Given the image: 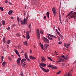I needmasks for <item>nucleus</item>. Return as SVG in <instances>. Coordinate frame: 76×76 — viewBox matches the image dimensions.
I'll use <instances>...</instances> for the list:
<instances>
[{"label": "nucleus", "mask_w": 76, "mask_h": 76, "mask_svg": "<svg viewBox=\"0 0 76 76\" xmlns=\"http://www.w3.org/2000/svg\"><path fill=\"white\" fill-rule=\"evenodd\" d=\"M36 34L37 37L38 39H40V33H39V30L38 29L36 31Z\"/></svg>", "instance_id": "nucleus-1"}, {"label": "nucleus", "mask_w": 76, "mask_h": 76, "mask_svg": "<svg viewBox=\"0 0 76 76\" xmlns=\"http://www.w3.org/2000/svg\"><path fill=\"white\" fill-rule=\"evenodd\" d=\"M42 39L43 40L45 43H47L48 44H49V43H50L49 40L45 37H42Z\"/></svg>", "instance_id": "nucleus-2"}, {"label": "nucleus", "mask_w": 76, "mask_h": 76, "mask_svg": "<svg viewBox=\"0 0 76 76\" xmlns=\"http://www.w3.org/2000/svg\"><path fill=\"white\" fill-rule=\"evenodd\" d=\"M27 21H28V20L24 18L23 22L21 21V25H24L25 23H26V25H27Z\"/></svg>", "instance_id": "nucleus-3"}, {"label": "nucleus", "mask_w": 76, "mask_h": 76, "mask_svg": "<svg viewBox=\"0 0 76 76\" xmlns=\"http://www.w3.org/2000/svg\"><path fill=\"white\" fill-rule=\"evenodd\" d=\"M58 61H56V64H58L60 62H63L64 60L63 59H60V58H58Z\"/></svg>", "instance_id": "nucleus-4"}, {"label": "nucleus", "mask_w": 76, "mask_h": 76, "mask_svg": "<svg viewBox=\"0 0 76 76\" xmlns=\"http://www.w3.org/2000/svg\"><path fill=\"white\" fill-rule=\"evenodd\" d=\"M26 38L27 39H29V38H30V37H31V36H29V31H27L26 33Z\"/></svg>", "instance_id": "nucleus-5"}, {"label": "nucleus", "mask_w": 76, "mask_h": 76, "mask_svg": "<svg viewBox=\"0 0 76 76\" xmlns=\"http://www.w3.org/2000/svg\"><path fill=\"white\" fill-rule=\"evenodd\" d=\"M52 9L54 15V16L55 17H56V8L53 7L52 8Z\"/></svg>", "instance_id": "nucleus-6"}, {"label": "nucleus", "mask_w": 76, "mask_h": 76, "mask_svg": "<svg viewBox=\"0 0 76 76\" xmlns=\"http://www.w3.org/2000/svg\"><path fill=\"white\" fill-rule=\"evenodd\" d=\"M21 58H19L17 60V63L18 65H20V61L21 60Z\"/></svg>", "instance_id": "nucleus-7"}, {"label": "nucleus", "mask_w": 76, "mask_h": 76, "mask_svg": "<svg viewBox=\"0 0 76 76\" xmlns=\"http://www.w3.org/2000/svg\"><path fill=\"white\" fill-rule=\"evenodd\" d=\"M73 70V69H72L67 74V76H72V74H71V72H72Z\"/></svg>", "instance_id": "nucleus-8"}, {"label": "nucleus", "mask_w": 76, "mask_h": 76, "mask_svg": "<svg viewBox=\"0 0 76 76\" xmlns=\"http://www.w3.org/2000/svg\"><path fill=\"white\" fill-rule=\"evenodd\" d=\"M41 61L42 62H43V61H45L46 60V59L44 56H41Z\"/></svg>", "instance_id": "nucleus-9"}, {"label": "nucleus", "mask_w": 76, "mask_h": 76, "mask_svg": "<svg viewBox=\"0 0 76 76\" xmlns=\"http://www.w3.org/2000/svg\"><path fill=\"white\" fill-rule=\"evenodd\" d=\"M15 51V53L19 57H20V55H19V52H18V51L16 49H15L14 50Z\"/></svg>", "instance_id": "nucleus-10"}, {"label": "nucleus", "mask_w": 76, "mask_h": 76, "mask_svg": "<svg viewBox=\"0 0 76 76\" xmlns=\"http://www.w3.org/2000/svg\"><path fill=\"white\" fill-rule=\"evenodd\" d=\"M44 72H45V73H47V72H48L50 71V69H46L44 68L43 69V70Z\"/></svg>", "instance_id": "nucleus-11"}, {"label": "nucleus", "mask_w": 76, "mask_h": 76, "mask_svg": "<svg viewBox=\"0 0 76 76\" xmlns=\"http://www.w3.org/2000/svg\"><path fill=\"white\" fill-rule=\"evenodd\" d=\"M29 58L31 60H35L36 59V58L35 57L31 56H30Z\"/></svg>", "instance_id": "nucleus-12"}, {"label": "nucleus", "mask_w": 76, "mask_h": 76, "mask_svg": "<svg viewBox=\"0 0 76 76\" xmlns=\"http://www.w3.org/2000/svg\"><path fill=\"white\" fill-rule=\"evenodd\" d=\"M28 29H30V32H31V23H30L28 25Z\"/></svg>", "instance_id": "nucleus-13"}, {"label": "nucleus", "mask_w": 76, "mask_h": 76, "mask_svg": "<svg viewBox=\"0 0 76 76\" xmlns=\"http://www.w3.org/2000/svg\"><path fill=\"white\" fill-rule=\"evenodd\" d=\"M40 65L42 66V67H45V66H46L47 64H45L44 63H42L41 64H40Z\"/></svg>", "instance_id": "nucleus-14"}, {"label": "nucleus", "mask_w": 76, "mask_h": 76, "mask_svg": "<svg viewBox=\"0 0 76 76\" xmlns=\"http://www.w3.org/2000/svg\"><path fill=\"white\" fill-rule=\"evenodd\" d=\"M26 61V59H22L21 61V65L22 64L23 62H24V61Z\"/></svg>", "instance_id": "nucleus-15"}, {"label": "nucleus", "mask_w": 76, "mask_h": 76, "mask_svg": "<svg viewBox=\"0 0 76 76\" xmlns=\"http://www.w3.org/2000/svg\"><path fill=\"white\" fill-rule=\"evenodd\" d=\"M23 44L24 45H25L26 46H28V42H27V41H26L25 42H23Z\"/></svg>", "instance_id": "nucleus-16"}, {"label": "nucleus", "mask_w": 76, "mask_h": 76, "mask_svg": "<svg viewBox=\"0 0 76 76\" xmlns=\"http://www.w3.org/2000/svg\"><path fill=\"white\" fill-rule=\"evenodd\" d=\"M40 47H41L42 50H45V49L44 48H43V45H42V44H40Z\"/></svg>", "instance_id": "nucleus-17"}, {"label": "nucleus", "mask_w": 76, "mask_h": 76, "mask_svg": "<svg viewBox=\"0 0 76 76\" xmlns=\"http://www.w3.org/2000/svg\"><path fill=\"white\" fill-rule=\"evenodd\" d=\"M2 65L4 67H5V66H6V62L5 61H4L2 63Z\"/></svg>", "instance_id": "nucleus-18"}, {"label": "nucleus", "mask_w": 76, "mask_h": 76, "mask_svg": "<svg viewBox=\"0 0 76 76\" xmlns=\"http://www.w3.org/2000/svg\"><path fill=\"white\" fill-rule=\"evenodd\" d=\"M13 13V11L12 10H10L8 12L9 15H11Z\"/></svg>", "instance_id": "nucleus-19"}, {"label": "nucleus", "mask_w": 76, "mask_h": 76, "mask_svg": "<svg viewBox=\"0 0 76 76\" xmlns=\"http://www.w3.org/2000/svg\"><path fill=\"white\" fill-rule=\"evenodd\" d=\"M50 14V13L49 12H47L46 13V15L47 16V18L48 19H49V15Z\"/></svg>", "instance_id": "nucleus-20"}, {"label": "nucleus", "mask_w": 76, "mask_h": 76, "mask_svg": "<svg viewBox=\"0 0 76 76\" xmlns=\"http://www.w3.org/2000/svg\"><path fill=\"white\" fill-rule=\"evenodd\" d=\"M40 32L41 35H43V31H42V29H40Z\"/></svg>", "instance_id": "nucleus-21"}, {"label": "nucleus", "mask_w": 76, "mask_h": 76, "mask_svg": "<svg viewBox=\"0 0 76 76\" xmlns=\"http://www.w3.org/2000/svg\"><path fill=\"white\" fill-rule=\"evenodd\" d=\"M47 66L48 67H50V68H51V69H52V68H53V65H52L51 64L48 65Z\"/></svg>", "instance_id": "nucleus-22"}, {"label": "nucleus", "mask_w": 76, "mask_h": 76, "mask_svg": "<svg viewBox=\"0 0 76 76\" xmlns=\"http://www.w3.org/2000/svg\"><path fill=\"white\" fill-rule=\"evenodd\" d=\"M10 40H8L7 42V44H10Z\"/></svg>", "instance_id": "nucleus-23"}, {"label": "nucleus", "mask_w": 76, "mask_h": 76, "mask_svg": "<svg viewBox=\"0 0 76 76\" xmlns=\"http://www.w3.org/2000/svg\"><path fill=\"white\" fill-rule=\"evenodd\" d=\"M1 22L3 24V25H5V21H4L2 20L1 21Z\"/></svg>", "instance_id": "nucleus-24"}, {"label": "nucleus", "mask_w": 76, "mask_h": 76, "mask_svg": "<svg viewBox=\"0 0 76 76\" xmlns=\"http://www.w3.org/2000/svg\"><path fill=\"white\" fill-rule=\"evenodd\" d=\"M44 46L46 48H47V47H48V46H49V45L48 44L46 45V44H45Z\"/></svg>", "instance_id": "nucleus-25"}, {"label": "nucleus", "mask_w": 76, "mask_h": 76, "mask_svg": "<svg viewBox=\"0 0 76 76\" xmlns=\"http://www.w3.org/2000/svg\"><path fill=\"white\" fill-rule=\"evenodd\" d=\"M8 59L10 61H12V59L10 56L8 57Z\"/></svg>", "instance_id": "nucleus-26"}, {"label": "nucleus", "mask_w": 76, "mask_h": 76, "mask_svg": "<svg viewBox=\"0 0 76 76\" xmlns=\"http://www.w3.org/2000/svg\"><path fill=\"white\" fill-rule=\"evenodd\" d=\"M52 69H57V67L56 66H52Z\"/></svg>", "instance_id": "nucleus-27"}, {"label": "nucleus", "mask_w": 76, "mask_h": 76, "mask_svg": "<svg viewBox=\"0 0 76 76\" xmlns=\"http://www.w3.org/2000/svg\"><path fill=\"white\" fill-rule=\"evenodd\" d=\"M3 39V42H4V43H5L6 40H5L6 39V37H4Z\"/></svg>", "instance_id": "nucleus-28"}, {"label": "nucleus", "mask_w": 76, "mask_h": 76, "mask_svg": "<svg viewBox=\"0 0 76 76\" xmlns=\"http://www.w3.org/2000/svg\"><path fill=\"white\" fill-rule=\"evenodd\" d=\"M20 22H21H21H23V21H22V19H20V18L19 19V22H18V24H19Z\"/></svg>", "instance_id": "nucleus-29"}, {"label": "nucleus", "mask_w": 76, "mask_h": 76, "mask_svg": "<svg viewBox=\"0 0 76 76\" xmlns=\"http://www.w3.org/2000/svg\"><path fill=\"white\" fill-rule=\"evenodd\" d=\"M47 38H48V39H50V40H53V38L50 37L49 36H48Z\"/></svg>", "instance_id": "nucleus-30"}, {"label": "nucleus", "mask_w": 76, "mask_h": 76, "mask_svg": "<svg viewBox=\"0 0 76 76\" xmlns=\"http://www.w3.org/2000/svg\"><path fill=\"white\" fill-rule=\"evenodd\" d=\"M59 35L61 37V38L63 39V36L62 35H61V34H59Z\"/></svg>", "instance_id": "nucleus-31"}, {"label": "nucleus", "mask_w": 76, "mask_h": 76, "mask_svg": "<svg viewBox=\"0 0 76 76\" xmlns=\"http://www.w3.org/2000/svg\"><path fill=\"white\" fill-rule=\"evenodd\" d=\"M25 65H26V64H23V65L22 66L23 68H25Z\"/></svg>", "instance_id": "nucleus-32"}, {"label": "nucleus", "mask_w": 76, "mask_h": 76, "mask_svg": "<svg viewBox=\"0 0 76 76\" xmlns=\"http://www.w3.org/2000/svg\"><path fill=\"white\" fill-rule=\"evenodd\" d=\"M3 59H4L3 56H2L1 57V60L2 63V62H3Z\"/></svg>", "instance_id": "nucleus-33"}, {"label": "nucleus", "mask_w": 76, "mask_h": 76, "mask_svg": "<svg viewBox=\"0 0 76 76\" xmlns=\"http://www.w3.org/2000/svg\"><path fill=\"white\" fill-rule=\"evenodd\" d=\"M25 58H27V53H25Z\"/></svg>", "instance_id": "nucleus-34"}, {"label": "nucleus", "mask_w": 76, "mask_h": 76, "mask_svg": "<svg viewBox=\"0 0 76 76\" xmlns=\"http://www.w3.org/2000/svg\"><path fill=\"white\" fill-rule=\"evenodd\" d=\"M61 72V71H58V72L56 73V75H58V74H60V73Z\"/></svg>", "instance_id": "nucleus-35"}, {"label": "nucleus", "mask_w": 76, "mask_h": 76, "mask_svg": "<svg viewBox=\"0 0 76 76\" xmlns=\"http://www.w3.org/2000/svg\"><path fill=\"white\" fill-rule=\"evenodd\" d=\"M26 58V60H27L28 61H31L30 60V59H29V58H28V57Z\"/></svg>", "instance_id": "nucleus-36"}, {"label": "nucleus", "mask_w": 76, "mask_h": 76, "mask_svg": "<svg viewBox=\"0 0 76 76\" xmlns=\"http://www.w3.org/2000/svg\"><path fill=\"white\" fill-rule=\"evenodd\" d=\"M40 65H39V66L40 67V68L42 70H43V69H44V68H43L42 67H41V64H40Z\"/></svg>", "instance_id": "nucleus-37"}, {"label": "nucleus", "mask_w": 76, "mask_h": 76, "mask_svg": "<svg viewBox=\"0 0 76 76\" xmlns=\"http://www.w3.org/2000/svg\"><path fill=\"white\" fill-rule=\"evenodd\" d=\"M0 9L1 10V11H3V8L2 7H0Z\"/></svg>", "instance_id": "nucleus-38"}, {"label": "nucleus", "mask_w": 76, "mask_h": 76, "mask_svg": "<svg viewBox=\"0 0 76 76\" xmlns=\"http://www.w3.org/2000/svg\"><path fill=\"white\" fill-rule=\"evenodd\" d=\"M16 35L17 37H20V34L19 33H18L16 34Z\"/></svg>", "instance_id": "nucleus-39"}, {"label": "nucleus", "mask_w": 76, "mask_h": 76, "mask_svg": "<svg viewBox=\"0 0 76 76\" xmlns=\"http://www.w3.org/2000/svg\"><path fill=\"white\" fill-rule=\"evenodd\" d=\"M48 36H49V37H53V35H51L50 34H48Z\"/></svg>", "instance_id": "nucleus-40"}, {"label": "nucleus", "mask_w": 76, "mask_h": 76, "mask_svg": "<svg viewBox=\"0 0 76 76\" xmlns=\"http://www.w3.org/2000/svg\"><path fill=\"white\" fill-rule=\"evenodd\" d=\"M56 31L57 34H58V35H59V34H60V33H59V32H58V30H57V29H56Z\"/></svg>", "instance_id": "nucleus-41"}, {"label": "nucleus", "mask_w": 76, "mask_h": 76, "mask_svg": "<svg viewBox=\"0 0 76 76\" xmlns=\"http://www.w3.org/2000/svg\"><path fill=\"white\" fill-rule=\"evenodd\" d=\"M72 18V16H71V15L69 16V17H68V19H71V18Z\"/></svg>", "instance_id": "nucleus-42"}, {"label": "nucleus", "mask_w": 76, "mask_h": 76, "mask_svg": "<svg viewBox=\"0 0 76 76\" xmlns=\"http://www.w3.org/2000/svg\"><path fill=\"white\" fill-rule=\"evenodd\" d=\"M48 59L49 60H50V61H52V59H51V58L48 57Z\"/></svg>", "instance_id": "nucleus-43"}, {"label": "nucleus", "mask_w": 76, "mask_h": 76, "mask_svg": "<svg viewBox=\"0 0 76 76\" xmlns=\"http://www.w3.org/2000/svg\"><path fill=\"white\" fill-rule=\"evenodd\" d=\"M62 57H63V58H64V59H66V57H65V56H64V55H62Z\"/></svg>", "instance_id": "nucleus-44"}, {"label": "nucleus", "mask_w": 76, "mask_h": 76, "mask_svg": "<svg viewBox=\"0 0 76 76\" xmlns=\"http://www.w3.org/2000/svg\"><path fill=\"white\" fill-rule=\"evenodd\" d=\"M59 19H61V15H60V13L59 12Z\"/></svg>", "instance_id": "nucleus-45"}, {"label": "nucleus", "mask_w": 76, "mask_h": 76, "mask_svg": "<svg viewBox=\"0 0 76 76\" xmlns=\"http://www.w3.org/2000/svg\"><path fill=\"white\" fill-rule=\"evenodd\" d=\"M28 18H29V15H27V17L26 18H25L26 19H27V20H28Z\"/></svg>", "instance_id": "nucleus-46"}, {"label": "nucleus", "mask_w": 76, "mask_h": 76, "mask_svg": "<svg viewBox=\"0 0 76 76\" xmlns=\"http://www.w3.org/2000/svg\"><path fill=\"white\" fill-rule=\"evenodd\" d=\"M18 48L19 49H20L21 48V47H20V46L19 45H18Z\"/></svg>", "instance_id": "nucleus-47"}, {"label": "nucleus", "mask_w": 76, "mask_h": 76, "mask_svg": "<svg viewBox=\"0 0 76 76\" xmlns=\"http://www.w3.org/2000/svg\"><path fill=\"white\" fill-rule=\"evenodd\" d=\"M17 20L18 22H19V17H17Z\"/></svg>", "instance_id": "nucleus-48"}, {"label": "nucleus", "mask_w": 76, "mask_h": 76, "mask_svg": "<svg viewBox=\"0 0 76 76\" xmlns=\"http://www.w3.org/2000/svg\"><path fill=\"white\" fill-rule=\"evenodd\" d=\"M72 12H73V11H72L69 14V15H71V14H72Z\"/></svg>", "instance_id": "nucleus-49"}, {"label": "nucleus", "mask_w": 76, "mask_h": 76, "mask_svg": "<svg viewBox=\"0 0 76 76\" xmlns=\"http://www.w3.org/2000/svg\"><path fill=\"white\" fill-rule=\"evenodd\" d=\"M58 40L59 41H60V38L59 37H58Z\"/></svg>", "instance_id": "nucleus-50"}, {"label": "nucleus", "mask_w": 76, "mask_h": 76, "mask_svg": "<svg viewBox=\"0 0 76 76\" xmlns=\"http://www.w3.org/2000/svg\"><path fill=\"white\" fill-rule=\"evenodd\" d=\"M52 38H57V37L53 35V36H52Z\"/></svg>", "instance_id": "nucleus-51"}, {"label": "nucleus", "mask_w": 76, "mask_h": 76, "mask_svg": "<svg viewBox=\"0 0 76 76\" xmlns=\"http://www.w3.org/2000/svg\"><path fill=\"white\" fill-rule=\"evenodd\" d=\"M5 3H8V1L7 0H6L5 1Z\"/></svg>", "instance_id": "nucleus-52"}, {"label": "nucleus", "mask_w": 76, "mask_h": 76, "mask_svg": "<svg viewBox=\"0 0 76 76\" xmlns=\"http://www.w3.org/2000/svg\"><path fill=\"white\" fill-rule=\"evenodd\" d=\"M70 15L69 14H68L66 16V18H67V17H68V16H69Z\"/></svg>", "instance_id": "nucleus-53"}, {"label": "nucleus", "mask_w": 76, "mask_h": 76, "mask_svg": "<svg viewBox=\"0 0 76 76\" xmlns=\"http://www.w3.org/2000/svg\"><path fill=\"white\" fill-rule=\"evenodd\" d=\"M61 43L62 42H58V44H61Z\"/></svg>", "instance_id": "nucleus-54"}, {"label": "nucleus", "mask_w": 76, "mask_h": 76, "mask_svg": "<svg viewBox=\"0 0 76 76\" xmlns=\"http://www.w3.org/2000/svg\"><path fill=\"white\" fill-rule=\"evenodd\" d=\"M58 31H60V32L61 31H60V28H59V27H58Z\"/></svg>", "instance_id": "nucleus-55"}, {"label": "nucleus", "mask_w": 76, "mask_h": 76, "mask_svg": "<svg viewBox=\"0 0 76 76\" xmlns=\"http://www.w3.org/2000/svg\"><path fill=\"white\" fill-rule=\"evenodd\" d=\"M20 75L21 76H23V73H22V72H21Z\"/></svg>", "instance_id": "nucleus-56"}, {"label": "nucleus", "mask_w": 76, "mask_h": 76, "mask_svg": "<svg viewBox=\"0 0 76 76\" xmlns=\"http://www.w3.org/2000/svg\"><path fill=\"white\" fill-rule=\"evenodd\" d=\"M11 57H13V58H14L15 57V56H14V55H11Z\"/></svg>", "instance_id": "nucleus-57"}, {"label": "nucleus", "mask_w": 76, "mask_h": 76, "mask_svg": "<svg viewBox=\"0 0 76 76\" xmlns=\"http://www.w3.org/2000/svg\"><path fill=\"white\" fill-rule=\"evenodd\" d=\"M30 54H31L32 53V50H30Z\"/></svg>", "instance_id": "nucleus-58"}, {"label": "nucleus", "mask_w": 76, "mask_h": 76, "mask_svg": "<svg viewBox=\"0 0 76 76\" xmlns=\"http://www.w3.org/2000/svg\"><path fill=\"white\" fill-rule=\"evenodd\" d=\"M59 20H60L61 23V24H62V22H61V19H59Z\"/></svg>", "instance_id": "nucleus-59"}, {"label": "nucleus", "mask_w": 76, "mask_h": 76, "mask_svg": "<svg viewBox=\"0 0 76 76\" xmlns=\"http://www.w3.org/2000/svg\"><path fill=\"white\" fill-rule=\"evenodd\" d=\"M33 46H34V48L35 49L36 48V46H35V45H33Z\"/></svg>", "instance_id": "nucleus-60"}, {"label": "nucleus", "mask_w": 76, "mask_h": 76, "mask_svg": "<svg viewBox=\"0 0 76 76\" xmlns=\"http://www.w3.org/2000/svg\"><path fill=\"white\" fill-rule=\"evenodd\" d=\"M66 45H67V44H65L64 45V47H66Z\"/></svg>", "instance_id": "nucleus-61"}, {"label": "nucleus", "mask_w": 76, "mask_h": 76, "mask_svg": "<svg viewBox=\"0 0 76 76\" xmlns=\"http://www.w3.org/2000/svg\"><path fill=\"white\" fill-rule=\"evenodd\" d=\"M10 29V27H8V28H7V30H9V29Z\"/></svg>", "instance_id": "nucleus-62"}, {"label": "nucleus", "mask_w": 76, "mask_h": 76, "mask_svg": "<svg viewBox=\"0 0 76 76\" xmlns=\"http://www.w3.org/2000/svg\"><path fill=\"white\" fill-rule=\"evenodd\" d=\"M44 19H46V16L45 15L44 17Z\"/></svg>", "instance_id": "nucleus-63"}, {"label": "nucleus", "mask_w": 76, "mask_h": 76, "mask_svg": "<svg viewBox=\"0 0 76 76\" xmlns=\"http://www.w3.org/2000/svg\"><path fill=\"white\" fill-rule=\"evenodd\" d=\"M16 26V25H15V24H14V25L12 26V27H13H13H14V26Z\"/></svg>", "instance_id": "nucleus-64"}]
</instances>
